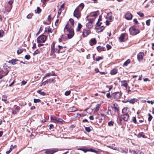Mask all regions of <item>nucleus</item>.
I'll list each match as a JSON object with an SVG mask.
<instances>
[{"label": "nucleus", "mask_w": 154, "mask_h": 154, "mask_svg": "<svg viewBox=\"0 0 154 154\" xmlns=\"http://www.w3.org/2000/svg\"><path fill=\"white\" fill-rule=\"evenodd\" d=\"M74 24V21L73 19L70 18L64 28V29L66 30L68 32V33L67 35L69 39L72 38L74 35V31L72 27V26H73Z\"/></svg>", "instance_id": "1"}, {"label": "nucleus", "mask_w": 154, "mask_h": 154, "mask_svg": "<svg viewBox=\"0 0 154 154\" xmlns=\"http://www.w3.org/2000/svg\"><path fill=\"white\" fill-rule=\"evenodd\" d=\"M55 44L53 43L51 46V54L53 55L54 53H59L64 52L66 50V46L64 44H60L57 45L55 48H54Z\"/></svg>", "instance_id": "2"}, {"label": "nucleus", "mask_w": 154, "mask_h": 154, "mask_svg": "<svg viewBox=\"0 0 154 154\" xmlns=\"http://www.w3.org/2000/svg\"><path fill=\"white\" fill-rule=\"evenodd\" d=\"M47 37L45 35H41L37 38V42L38 46H42L43 45L42 43L45 42L46 40Z\"/></svg>", "instance_id": "3"}, {"label": "nucleus", "mask_w": 154, "mask_h": 154, "mask_svg": "<svg viewBox=\"0 0 154 154\" xmlns=\"http://www.w3.org/2000/svg\"><path fill=\"white\" fill-rule=\"evenodd\" d=\"M129 32L130 34L132 35H135L139 33V31L135 26H133L129 28Z\"/></svg>", "instance_id": "4"}, {"label": "nucleus", "mask_w": 154, "mask_h": 154, "mask_svg": "<svg viewBox=\"0 0 154 154\" xmlns=\"http://www.w3.org/2000/svg\"><path fill=\"white\" fill-rule=\"evenodd\" d=\"M78 150L83 151L84 152L86 153L87 152H94L97 154H98V152L92 148L88 149L85 148H81L78 149Z\"/></svg>", "instance_id": "5"}, {"label": "nucleus", "mask_w": 154, "mask_h": 154, "mask_svg": "<svg viewBox=\"0 0 154 154\" xmlns=\"http://www.w3.org/2000/svg\"><path fill=\"white\" fill-rule=\"evenodd\" d=\"M52 122L55 123L59 122L61 124L65 122L62 119L56 117L51 118Z\"/></svg>", "instance_id": "6"}, {"label": "nucleus", "mask_w": 154, "mask_h": 154, "mask_svg": "<svg viewBox=\"0 0 154 154\" xmlns=\"http://www.w3.org/2000/svg\"><path fill=\"white\" fill-rule=\"evenodd\" d=\"M80 11L76 8L74 11L73 15L76 17L78 19L79 18L81 17Z\"/></svg>", "instance_id": "7"}, {"label": "nucleus", "mask_w": 154, "mask_h": 154, "mask_svg": "<svg viewBox=\"0 0 154 154\" xmlns=\"http://www.w3.org/2000/svg\"><path fill=\"white\" fill-rule=\"evenodd\" d=\"M14 0H10L8 3L7 6L6 8L7 11H10L12 8V4Z\"/></svg>", "instance_id": "8"}, {"label": "nucleus", "mask_w": 154, "mask_h": 154, "mask_svg": "<svg viewBox=\"0 0 154 154\" xmlns=\"http://www.w3.org/2000/svg\"><path fill=\"white\" fill-rule=\"evenodd\" d=\"M9 71V68L8 66L5 64L3 66L2 72L4 73V75H6L8 73Z\"/></svg>", "instance_id": "9"}, {"label": "nucleus", "mask_w": 154, "mask_h": 154, "mask_svg": "<svg viewBox=\"0 0 154 154\" xmlns=\"http://www.w3.org/2000/svg\"><path fill=\"white\" fill-rule=\"evenodd\" d=\"M57 151L58 150L57 149H48L47 150H46L45 153L46 154H53L55 152Z\"/></svg>", "instance_id": "10"}, {"label": "nucleus", "mask_w": 154, "mask_h": 154, "mask_svg": "<svg viewBox=\"0 0 154 154\" xmlns=\"http://www.w3.org/2000/svg\"><path fill=\"white\" fill-rule=\"evenodd\" d=\"M127 36V34L126 33L122 34L119 37V40L120 42H123L124 41L125 38Z\"/></svg>", "instance_id": "11"}, {"label": "nucleus", "mask_w": 154, "mask_h": 154, "mask_svg": "<svg viewBox=\"0 0 154 154\" xmlns=\"http://www.w3.org/2000/svg\"><path fill=\"white\" fill-rule=\"evenodd\" d=\"M144 53L143 52H140L137 54V59L139 61H140L143 59Z\"/></svg>", "instance_id": "12"}, {"label": "nucleus", "mask_w": 154, "mask_h": 154, "mask_svg": "<svg viewBox=\"0 0 154 154\" xmlns=\"http://www.w3.org/2000/svg\"><path fill=\"white\" fill-rule=\"evenodd\" d=\"M113 95L114 98L117 100L120 98L121 94L120 92H118L114 93Z\"/></svg>", "instance_id": "13"}, {"label": "nucleus", "mask_w": 154, "mask_h": 154, "mask_svg": "<svg viewBox=\"0 0 154 154\" xmlns=\"http://www.w3.org/2000/svg\"><path fill=\"white\" fill-rule=\"evenodd\" d=\"M101 20V17L100 16L99 17V18L98 19V21L97 23V24H98L101 27V29L102 30H103L104 29L105 26H104V24L100 22V21Z\"/></svg>", "instance_id": "14"}, {"label": "nucleus", "mask_w": 154, "mask_h": 154, "mask_svg": "<svg viewBox=\"0 0 154 154\" xmlns=\"http://www.w3.org/2000/svg\"><path fill=\"white\" fill-rule=\"evenodd\" d=\"M99 14L98 11H96L91 13L89 16L91 17H94L95 18L97 17Z\"/></svg>", "instance_id": "15"}, {"label": "nucleus", "mask_w": 154, "mask_h": 154, "mask_svg": "<svg viewBox=\"0 0 154 154\" xmlns=\"http://www.w3.org/2000/svg\"><path fill=\"white\" fill-rule=\"evenodd\" d=\"M125 17L128 20H131L132 19V16L131 13H127L125 14Z\"/></svg>", "instance_id": "16"}, {"label": "nucleus", "mask_w": 154, "mask_h": 154, "mask_svg": "<svg viewBox=\"0 0 154 154\" xmlns=\"http://www.w3.org/2000/svg\"><path fill=\"white\" fill-rule=\"evenodd\" d=\"M121 116L122 119L125 121H127L129 117L128 114H122Z\"/></svg>", "instance_id": "17"}, {"label": "nucleus", "mask_w": 154, "mask_h": 154, "mask_svg": "<svg viewBox=\"0 0 154 154\" xmlns=\"http://www.w3.org/2000/svg\"><path fill=\"white\" fill-rule=\"evenodd\" d=\"M89 43L91 46L94 45L97 43L96 40L94 38H92L90 41Z\"/></svg>", "instance_id": "18"}, {"label": "nucleus", "mask_w": 154, "mask_h": 154, "mask_svg": "<svg viewBox=\"0 0 154 154\" xmlns=\"http://www.w3.org/2000/svg\"><path fill=\"white\" fill-rule=\"evenodd\" d=\"M137 101V99L136 98H133L129 99L127 100V102H128L131 104H134Z\"/></svg>", "instance_id": "19"}, {"label": "nucleus", "mask_w": 154, "mask_h": 154, "mask_svg": "<svg viewBox=\"0 0 154 154\" xmlns=\"http://www.w3.org/2000/svg\"><path fill=\"white\" fill-rule=\"evenodd\" d=\"M64 4H63L62 5L60 6V8L59 9L58 12V15H60L61 14V12L64 10Z\"/></svg>", "instance_id": "20"}, {"label": "nucleus", "mask_w": 154, "mask_h": 154, "mask_svg": "<svg viewBox=\"0 0 154 154\" xmlns=\"http://www.w3.org/2000/svg\"><path fill=\"white\" fill-rule=\"evenodd\" d=\"M128 108L127 107H124L122 109V114H128Z\"/></svg>", "instance_id": "21"}, {"label": "nucleus", "mask_w": 154, "mask_h": 154, "mask_svg": "<svg viewBox=\"0 0 154 154\" xmlns=\"http://www.w3.org/2000/svg\"><path fill=\"white\" fill-rule=\"evenodd\" d=\"M45 32H47L48 33H51L52 32V29L50 26H48L45 28Z\"/></svg>", "instance_id": "22"}, {"label": "nucleus", "mask_w": 154, "mask_h": 154, "mask_svg": "<svg viewBox=\"0 0 154 154\" xmlns=\"http://www.w3.org/2000/svg\"><path fill=\"white\" fill-rule=\"evenodd\" d=\"M97 50L99 52H100L102 51H105V47L99 46L97 47Z\"/></svg>", "instance_id": "23"}, {"label": "nucleus", "mask_w": 154, "mask_h": 154, "mask_svg": "<svg viewBox=\"0 0 154 154\" xmlns=\"http://www.w3.org/2000/svg\"><path fill=\"white\" fill-rule=\"evenodd\" d=\"M121 82V86H122L124 87L125 89H126L127 88L128 84L126 82V81H122Z\"/></svg>", "instance_id": "24"}, {"label": "nucleus", "mask_w": 154, "mask_h": 154, "mask_svg": "<svg viewBox=\"0 0 154 154\" xmlns=\"http://www.w3.org/2000/svg\"><path fill=\"white\" fill-rule=\"evenodd\" d=\"M107 147H108L109 148L111 149H113L114 150H119V148L117 147H116L115 146V145H110V146H107Z\"/></svg>", "instance_id": "25"}, {"label": "nucleus", "mask_w": 154, "mask_h": 154, "mask_svg": "<svg viewBox=\"0 0 154 154\" xmlns=\"http://www.w3.org/2000/svg\"><path fill=\"white\" fill-rule=\"evenodd\" d=\"M84 6V4L82 3L80 4L76 8L81 11L82 10Z\"/></svg>", "instance_id": "26"}, {"label": "nucleus", "mask_w": 154, "mask_h": 154, "mask_svg": "<svg viewBox=\"0 0 154 154\" xmlns=\"http://www.w3.org/2000/svg\"><path fill=\"white\" fill-rule=\"evenodd\" d=\"M18 61V60L17 59H12L11 60L9 61L8 63L14 65L16 64V62Z\"/></svg>", "instance_id": "27"}, {"label": "nucleus", "mask_w": 154, "mask_h": 154, "mask_svg": "<svg viewBox=\"0 0 154 154\" xmlns=\"http://www.w3.org/2000/svg\"><path fill=\"white\" fill-rule=\"evenodd\" d=\"M117 72V69H115L111 70L110 73L112 75H114L116 74Z\"/></svg>", "instance_id": "28"}, {"label": "nucleus", "mask_w": 154, "mask_h": 154, "mask_svg": "<svg viewBox=\"0 0 154 154\" xmlns=\"http://www.w3.org/2000/svg\"><path fill=\"white\" fill-rule=\"evenodd\" d=\"M107 19L109 20L110 21H111L112 20V18L111 17V13L108 14L106 16Z\"/></svg>", "instance_id": "29"}, {"label": "nucleus", "mask_w": 154, "mask_h": 154, "mask_svg": "<svg viewBox=\"0 0 154 154\" xmlns=\"http://www.w3.org/2000/svg\"><path fill=\"white\" fill-rule=\"evenodd\" d=\"M52 75H54V76H55L56 75V74L55 73H54L53 74H52L51 73H47L45 75V76H44V78H45L47 77H50L51 76H52Z\"/></svg>", "instance_id": "30"}, {"label": "nucleus", "mask_w": 154, "mask_h": 154, "mask_svg": "<svg viewBox=\"0 0 154 154\" xmlns=\"http://www.w3.org/2000/svg\"><path fill=\"white\" fill-rule=\"evenodd\" d=\"M96 29L98 30V31L101 32L103 30H102L101 29V27L98 24H96Z\"/></svg>", "instance_id": "31"}, {"label": "nucleus", "mask_w": 154, "mask_h": 154, "mask_svg": "<svg viewBox=\"0 0 154 154\" xmlns=\"http://www.w3.org/2000/svg\"><path fill=\"white\" fill-rule=\"evenodd\" d=\"M131 60L130 59H128L123 64V66H127L128 64L130 63Z\"/></svg>", "instance_id": "32"}, {"label": "nucleus", "mask_w": 154, "mask_h": 154, "mask_svg": "<svg viewBox=\"0 0 154 154\" xmlns=\"http://www.w3.org/2000/svg\"><path fill=\"white\" fill-rule=\"evenodd\" d=\"M112 110L115 111V112H117L118 113L119 111V108L117 107L114 106L112 108Z\"/></svg>", "instance_id": "33"}, {"label": "nucleus", "mask_w": 154, "mask_h": 154, "mask_svg": "<svg viewBox=\"0 0 154 154\" xmlns=\"http://www.w3.org/2000/svg\"><path fill=\"white\" fill-rule=\"evenodd\" d=\"M54 78H52V79H48L47 80V81H48V83H54Z\"/></svg>", "instance_id": "34"}, {"label": "nucleus", "mask_w": 154, "mask_h": 154, "mask_svg": "<svg viewBox=\"0 0 154 154\" xmlns=\"http://www.w3.org/2000/svg\"><path fill=\"white\" fill-rule=\"evenodd\" d=\"M86 26L89 28H91L92 27L93 25L91 23L88 22V23H87L86 24Z\"/></svg>", "instance_id": "35"}, {"label": "nucleus", "mask_w": 154, "mask_h": 154, "mask_svg": "<svg viewBox=\"0 0 154 154\" xmlns=\"http://www.w3.org/2000/svg\"><path fill=\"white\" fill-rule=\"evenodd\" d=\"M82 25L80 23H78V26L76 28V31H79L81 29V28H82Z\"/></svg>", "instance_id": "36"}, {"label": "nucleus", "mask_w": 154, "mask_h": 154, "mask_svg": "<svg viewBox=\"0 0 154 154\" xmlns=\"http://www.w3.org/2000/svg\"><path fill=\"white\" fill-rule=\"evenodd\" d=\"M101 105V103L100 104H98L96 105V106L95 107L96 111H98L99 110Z\"/></svg>", "instance_id": "37"}, {"label": "nucleus", "mask_w": 154, "mask_h": 154, "mask_svg": "<svg viewBox=\"0 0 154 154\" xmlns=\"http://www.w3.org/2000/svg\"><path fill=\"white\" fill-rule=\"evenodd\" d=\"M35 13H39L41 11V9L40 8L38 7L37 8L36 10H35Z\"/></svg>", "instance_id": "38"}, {"label": "nucleus", "mask_w": 154, "mask_h": 154, "mask_svg": "<svg viewBox=\"0 0 154 154\" xmlns=\"http://www.w3.org/2000/svg\"><path fill=\"white\" fill-rule=\"evenodd\" d=\"M83 31H85V32L86 34V36H88L90 34L91 32L90 30H86V29H84Z\"/></svg>", "instance_id": "39"}, {"label": "nucleus", "mask_w": 154, "mask_h": 154, "mask_svg": "<svg viewBox=\"0 0 154 154\" xmlns=\"http://www.w3.org/2000/svg\"><path fill=\"white\" fill-rule=\"evenodd\" d=\"M37 92L38 94L43 96L45 95L46 94V93L45 92H42L40 90H38L37 91Z\"/></svg>", "instance_id": "40"}, {"label": "nucleus", "mask_w": 154, "mask_h": 154, "mask_svg": "<svg viewBox=\"0 0 154 154\" xmlns=\"http://www.w3.org/2000/svg\"><path fill=\"white\" fill-rule=\"evenodd\" d=\"M33 101L34 103H37L40 102L41 100L39 99H34Z\"/></svg>", "instance_id": "41"}, {"label": "nucleus", "mask_w": 154, "mask_h": 154, "mask_svg": "<svg viewBox=\"0 0 154 154\" xmlns=\"http://www.w3.org/2000/svg\"><path fill=\"white\" fill-rule=\"evenodd\" d=\"M85 129L86 131L88 132H89L91 131V129L89 127H85Z\"/></svg>", "instance_id": "42"}, {"label": "nucleus", "mask_w": 154, "mask_h": 154, "mask_svg": "<svg viewBox=\"0 0 154 154\" xmlns=\"http://www.w3.org/2000/svg\"><path fill=\"white\" fill-rule=\"evenodd\" d=\"M7 97L5 95H3L2 96V100L4 101H5L7 100Z\"/></svg>", "instance_id": "43"}, {"label": "nucleus", "mask_w": 154, "mask_h": 154, "mask_svg": "<svg viewBox=\"0 0 154 154\" xmlns=\"http://www.w3.org/2000/svg\"><path fill=\"white\" fill-rule=\"evenodd\" d=\"M4 34V31L2 30H0V37H2Z\"/></svg>", "instance_id": "44"}, {"label": "nucleus", "mask_w": 154, "mask_h": 154, "mask_svg": "<svg viewBox=\"0 0 154 154\" xmlns=\"http://www.w3.org/2000/svg\"><path fill=\"white\" fill-rule=\"evenodd\" d=\"M150 20L149 19L147 20L146 22V24L147 26H149L150 25Z\"/></svg>", "instance_id": "45"}, {"label": "nucleus", "mask_w": 154, "mask_h": 154, "mask_svg": "<svg viewBox=\"0 0 154 154\" xmlns=\"http://www.w3.org/2000/svg\"><path fill=\"white\" fill-rule=\"evenodd\" d=\"M108 124L109 126H112L113 125L114 122L112 121H110L108 122Z\"/></svg>", "instance_id": "46"}, {"label": "nucleus", "mask_w": 154, "mask_h": 154, "mask_svg": "<svg viewBox=\"0 0 154 154\" xmlns=\"http://www.w3.org/2000/svg\"><path fill=\"white\" fill-rule=\"evenodd\" d=\"M88 22L91 23L92 24L94 21V19H88Z\"/></svg>", "instance_id": "47"}, {"label": "nucleus", "mask_w": 154, "mask_h": 154, "mask_svg": "<svg viewBox=\"0 0 154 154\" xmlns=\"http://www.w3.org/2000/svg\"><path fill=\"white\" fill-rule=\"evenodd\" d=\"M30 56L29 55L27 54V55H26L25 56V58L26 60H29L30 59Z\"/></svg>", "instance_id": "48"}, {"label": "nucleus", "mask_w": 154, "mask_h": 154, "mask_svg": "<svg viewBox=\"0 0 154 154\" xmlns=\"http://www.w3.org/2000/svg\"><path fill=\"white\" fill-rule=\"evenodd\" d=\"M148 116H149L148 120L149 121H151V119H152V116L149 113L148 114Z\"/></svg>", "instance_id": "49"}, {"label": "nucleus", "mask_w": 154, "mask_h": 154, "mask_svg": "<svg viewBox=\"0 0 154 154\" xmlns=\"http://www.w3.org/2000/svg\"><path fill=\"white\" fill-rule=\"evenodd\" d=\"M71 91H67L65 93V95L66 96H68L70 94Z\"/></svg>", "instance_id": "50"}, {"label": "nucleus", "mask_w": 154, "mask_h": 154, "mask_svg": "<svg viewBox=\"0 0 154 154\" xmlns=\"http://www.w3.org/2000/svg\"><path fill=\"white\" fill-rule=\"evenodd\" d=\"M103 58L102 57H97L95 60L97 61H99L100 60L102 59Z\"/></svg>", "instance_id": "51"}, {"label": "nucleus", "mask_w": 154, "mask_h": 154, "mask_svg": "<svg viewBox=\"0 0 154 154\" xmlns=\"http://www.w3.org/2000/svg\"><path fill=\"white\" fill-rule=\"evenodd\" d=\"M137 13L140 17H142L144 15L143 14L140 12H137Z\"/></svg>", "instance_id": "52"}, {"label": "nucleus", "mask_w": 154, "mask_h": 154, "mask_svg": "<svg viewBox=\"0 0 154 154\" xmlns=\"http://www.w3.org/2000/svg\"><path fill=\"white\" fill-rule=\"evenodd\" d=\"M39 53V51L38 50H36L33 53V54L35 55L38 54Z\"/></svg>", "instance_id": "53"}, {"label": "nucleus", "mask_w": 154, "mask_h": 154, "mask_svg": "<svg viewBox=\"0 0 154 154\" xmlns=\"http://www.w3.org/2000/svg\"><path fill=\"white\" fill-rule=\"evenodd\" d=\"M106 47L107 50H109L111 48V46L110 45L108 44L106 45Z\"/></svg>", "instance_id": "54"}, {"label": "nucleus", "mask_w": 154, "mask_h": 154, "mask_svg": "<svg viewBox=\"0 0 154 154\" xmlns=\"http://www.w3.org/2000/svg\"><path fill=\"white\" fill-rule=\"evenodd\" d=\"M122 117H118V120L120 122H121L122 121Z\"/></svg>", "instance_id": "55"}, {"label": "nucleus", "mask_w": 154, "mask_h": 154, "mask_svg": "<svg viewBox=\"0 0 154 154\" xmlns=\"http://www.w3.org/2000/svg\"><path fill=\"white\" fill-rule=\"evenodd\" d=\"M147 102L149 103H151V104L152 105L154 103V101H150V100H148L147 101Z\"/></svg>", "instance_id": "56"}, {"label": "nucleus", "mask_w": 154, "mask_h": 154, "mask_svg": "<svg viewBox=\"0 0 154 154\" xmlns=\"http://www.w3.org/2000/svg\"><path fill=\"white\" fill-rule=\"evenodd\" d=\"M32 14H29L27 16V18H31L32 17Z\"/></svg>", "instance_id": "57"}, {"label": "nucleus", "mask_w": 154, "mask_h": 154, "mask_svg": "<svg viewBox=\"0 0 154 154\" xmlns=\"http://www.w3.org/2000/svg\"><path fill=\"white\" fill-rule=\"evenodd\" d=\"M143 133H139V134H138L139 137H143L144 136V135H143Z\"/></svg>", "instance_id": "58"}, {"label": "nucleus", "mask_w": 154, "mask_h": 154, "mask_svg": "<svg viewBox=\"0 0 154 154\" xmlns=\"http://www.w3.org/2000/svg\"><path fill=\"white\" fill-rule=\"evenodd\" d=\"M26 83V82L25 81H23L21 82V86L25 85Z\"/></svg>", "instance_id": "59"}, {"label": "nucleus", "mask_w": 154, "mask_h": 154, "mask_svg": "<svg viewBox=\"0 0 154 154\" xmlns=\"http://www.w3.org/2000/svg\"><path fill=\"white\" fill-rule=\"evenodd\" d=\"M5 75H4V73L2 72V74H0V79L2 78L5 76Z\"/></svg>", "instance_id": "60"}, {"label": "nucleus", "mask_w": 154, "mask_h": 154, "mask_svg": "<svg viewBox=\"0 0 154 154\" xmlns=\"http://www.w3.org/2000/svg\"><path fill=\"white\" fill-rule=\"evenodd\" d=\"M132 120L134 123H136V119L135 117H133Z\"/></svg>", "instance_id": "61"}, {"label": "nucleus", "mask_w": 154, "mask_h": 154, "mask_svg": "<svg viewBox=\"0 0 154 154\" xmlns=\"http://www.w3.org/2000/svg\"><path fill=\"white\" fill-rule=\"evenodd\" d=\"M106 96V97H107L108 98H109L111 97L110 93H107Z\"/></svg>", "instance_id": "62"}, {"label": "nucleus", "mask_w": 154, "mask_h": 154, "mask_svg": "<svg viewBox=\"0 0 154 154\" xmlns=\"http://www.w3.org/2000/svg\"><path fill=\"white\" fill-rule=\"evenodd\" d=\"M82 35L83 37H85L87 36L86 35V34L85 32V31H84L83 30L82 32Z\"/></svg>", "instance_id": "63"}, {"label": "nucleus", "mask_w": 154, "mask_h": 154, "mask_svg": "<svg viewBox=\"0 0 154 154\" xmlns=\"http://www.w3.org/2000/svg\"><path fill=\"white\" fill-rule=\"evenodd\" d=\"M106 87L109 88V91H110L112 88V86H106Z\"/></svg>", "instance_id": "64"}]
</instances>
